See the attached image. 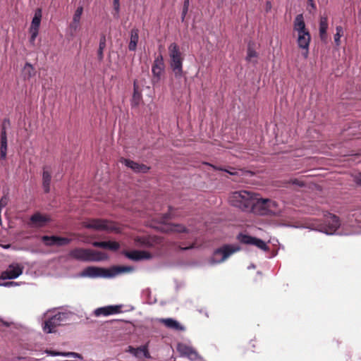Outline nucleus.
Segmentation results:
<instances>
[{"label":"nucleus","instance_id":"obj_1","mask_svg":"<svg viewBox=\"0 0 361 361\" xmlns=\"http://www.w3.org/2000/svg\"><path fill=\"white\" fill-rule=\"evenodd\" d=\"M257 195V193L250 190H237L230 194L228 202L231 205L242 212L253 213Z\"/></svg>","mask_w":361,"mask_h":361},{"label":"nucleus","instance_id":"obj_2","mask_svg":"<svg viewBox=\"0 0 361 361\" xmlns=\"http://www.w3.org/2000/svg\"><path fill=\"white\" fill-rule=\"evenodd\" d=\"M134 270L130 266H116L109 269L88 267L85 268L80 276L89 278H113L123 273L131 272Z\"/></svg>","mask_w":361,"mask_h":361},{"label":"nucleus","instance_id":"obj_3","mask_svg":"<svg viewBox=\"0 0 361 361\" xmlns=\"http://www.w3.org/2000/svg\"><path fill=\"white\" fill-rule=\"evenodd\" d=\"M44 317L47 320L42 326L43 331L46 334H51L54 331V329L58 326L66 324L68 319V314L62 312H56L55 310L51 312L48 311L44 313Z\"/></svg>","mask_w":361,"mask_h":361},{"label":"nucleus","instance_id":"obj_4","mask_svg":"<svg viewBox=\"0 0 361 361\" xmlns=\"http://www.w3.org/2000/svg\"><path fill=\"white\" fill-rule=\"evenodd\" d=\"M169 55L170 57V67L176 78H180L183 75V57L179 46L176 43H171L169 46Z\"/></svg>","mask_w":361,"mask_h":361},{"label":"nucleus","instance_id":"obj_5","mask_svg":"<svg viewBox=\"0 0 361 361\" xmlns=\"http://www.w3.org/2000/svg\"><path fill=\"white\" fill-rule=\"evenodd\" d=\"M279 212L280 209L276 201L267 198H261L258 194L253 214L260 216L276 215Z\"/></svg>","mask_w":361,"mask_h":361},{"label":"nucleus","instance_id":"obj_6","mask_svg":"<svg viewBox=\"0 0 361 361\" xmlns=\"http://www.w3.org/2000/svg\"><path fill=\"white\" fill-rule=\"evenodd\" d=\"M68 255L74 259L82 262L101 261L105 258L104 254L100 252L85 248L73 249Z\"/></svg>","mask_w":361,"mask_h":361},{"label":"nucleus","instance_id":"obj_7","mask_svg":"<svg viewBox=\"0 0 361 361\" xmlns=\"http://www.w3.org/2000/svg\"><path fill=\"white\" fill-rule=\"evenodd\" d=\"M240 250V247L236 245H224L215 250L209 262L214 265L224 262L231 255Z\"/></svg>","mask_w":361,"mask_h":361},{"label":"nucleus","instance_id":"obj_8","mask_svg":"<svg viewBox=\"0 0 361 361\" xmlns=\"http://www.w3.org/2000/svg\"><path fill=\"white\" fill-rule=\"evenodd\" d=\"M340 226L341 222L339 218L335 214L328 213L325 215L324 223L317 228H312V229L319 231L326 235H334L340 234L337 232Z\"/></svg>","mask_w":361,"mask_h":361},{"label":"nucleus","instance_id":"obj_9","mask_svg":"<svg viewBox=\"0 0 361 361\" xmlns=\"http://www.w3.org/2000/svg\"><path fill=\"white\" fill-rule=\"evenodd\" d=\"M237 239L242 244L254 245L264 251L269 250V247L267 243L262 239L256 237L240 233L238 235Z\"/></svg>","mask_w":361,"mask_h":361},{"label":"nucleus","instance_id":"obj_10","mask_svg":"<svg viewBox=\"0 0 361 361\" xmlns=\"http://www.w3.org/2000/svg\"><path fill=\"white\" fill-rule=\"evenodd\" d=\"M83 12V7L82 6H78L73 16L72 22L69 24L67 29V33L71 37H74L76 32L80 27V19Z\"/></svg>","mask_w":361,"mask_h":361},{"label":"nucleus","instance_id":"obj_11","mask_svg":"<svg viewBox=\"0 0 361 361\" xmlns=\"http://www.w3.org/2000/svg\"><path fill=\"white\" fill-rule=\"evenodd\" d=\"M23 271V267L18 263L10 264L8 268L1 272L0 279L2 280L15 279L20 276Z\"/></svg>","mask_w":361,"mask_h":361},{"label":"nucleus","instance_id":"obj_12","mask_svg":"<svg viewBox=\"0 0 361 361\" xmlns=\"http://www.w3.org/2000/svg\"><path fill=\"white\" fill-rule=\"evenodd\" d=\"M310 41L311 35L310 31L297 33V44L300 49L304 50L302 56L305 59L308 57Z\"/></svg>","mask_w":361,"mask_h":361},{"label":"nucleus","instance_id":"obj_13","mask_svg":"<svg viewBox=\"0 0 361 361\" xmlns=\"http://www.w3.org/2000/svg\"><path fill=\"white\" fill-rule=\"evenodd\" d=\"M84 226L87 228H92L99 231H113L114 226L106 220L91 219L84 223Z\"/></svg>","mask_w":361,"mask_h":361},{"label":"nucleus","instance_id":"obj_14","mask_svg":"<svg viewBox=\"0 0 361 361\" xmlns=\"http://www.w3.org/2000/svg\"><path fill=\"white\" fill-rule=\"evenodd\" d=\"M164 70V59L161 54H159L154 61L152 67V73L153 75L152 82H158L160 80L161 75Z\"/></svg>","mask_w":361,"mask_h":361},{"label":"nucleus","instance_id":"obj_15","mask_svg":"<svg viewBox=\"0 0 361 361\" xmlns=\"http://www.w3.org/2000/svg\"><path fill=\"white\" fill-rule=\"evenodd\" d=\"M6 123L9 124V120L5 118L4 120L1 130L0 133V158L1 159H5L7 154V135Z\"/></svg>","mask_w":361,"mask_h":361},{"label":"nucleus","instance_id":"obj_16","mask_svg":"<svg viewBox=\"0 0 361 361\" xmlns=\"http://www.w3.org/2000/svg\"><path fill=\"white\" fill-rule=\"evenodd\" d=\"M177 350L181 357H188L192 361L196 360L199 358V355L197 351L185 343H178L177 345Z\"/></svg>","mask_w":361,"mask_h":361},{"label":"nucleus","instance_id":"obj_17","mask_svg":"<svg viewBox=\"0 0 361 361\" xmlns=\"http://www.w3.org/2000/svg\"><path fill=\"white\" fill-rule=\"evenodd\" d=\"M42 242L48 246L51 245H58V246H62L64 245H67L71 242V240L67 238L63 237H58L55 235L52 236H48V235H44L42 238Z\"/></svg>","mask_w":361,"mask_h":361},{"label":"nucleus","instance_id":"obj_18","mask_svg":"<svg viewBox=\"0 0 361 361\" xmlns=\"http://www.w3.org/2000/svg\"><path fill=\"white\" fill-rule=\"evenodd\" d=\"M121 162L124 164L127 167L130 168L135 173H146L149 170V167L143 164H139L130 159H121Z\"/></svg>","mask_w":361,"mask_h":361},{"label":"nucleus","instance_id":"obj_19","mask_svg":"<svg viewBox=\"0 0 361 361\" xmlns=\"http://www.w3.org/2000/svg\"><path fill=\"white\" fill-rule=\"evenodd\" d=\"M126 256L133 261L149 259L152 257L149 252L141 250H133L130 252H127L126 253Z\"/></svg>","mask_w":361,"mask_h":361},{"label":"nucleus","instance_id":"obj_20","mask_svg":"<svg viewBox=\"0 0 361 361\" xmlns=\"http://www.w3.org/2000/svg\"><path fill=\"white\" fill-rule=\"evenodd\" d=\"M293 31L296 33L309 31L306 27L304 16L302 13L297 15L294 19Z\"/></svg>","mask_w":361,"mask_h":361},{"label":"nucleus","instance_id":"obj_21","mask_svg":"<svg viewBox=\"0 0 361 361\" xmlns=\"http://www.w3.org/2000/svg\"><path fill=\"white\" fill-rule=\"evenodd\" d=\"M328 18L326 16H320L319 25V37L322 41H326L327 39V30H328Z\"/></svg>","mask_w":361,"mask_h":361},{"label":"nucleus","instance_id":"obj_22","mask_svg":"<svg viewBox=\"0 0 361 361\" xmlns=\"http://www.w3.org/2000/svg\"><path fill=\"white\" fill-rule=\"evenodd\" d=\"M93 245L113 251L118 250L120 247L119 244L114 241H97L93 243Z\"/></svg>","mask_w":361,"mask_h":361},{"label":"nucleus","instance_id":"obj_23","mask_svg":"<svg viewBox=\"0 0 361 361\" xmlns=\"http://www.w3.org/2000/svg\"><path fill=\"white\" fill-rule=\"evenodd\" d=\"M166 327L177 331H184L185 328L177 320L173 318L162 319L161 320Z\"/></svg>","mask_w":361,"mask_h":361},{"label":"nucleus","instance_id":"obj_24","mask_svg":"<svg viewBox=\"0 0 361 361\" xmlns=\"http://www.w3.org/2000/svg\"><path fill=\"white\" fill-rule=\"evenodd\" d=\"M51 173L47 170V167H44L42 173V187L46 193L50 191Z\"/></svg>","mask_w":361,"mask_h":361},{"label":"nucleus","instance_id":"obj_25","mask_svg":"<svg viewBox=\"0 0 361 361\" xmlns=\"http://www.w3.org/2000/svg\"><path fill=\"white\" fill-rule=\"evenodd\" d=\"M139 39V30L137 28H133L130 30V42L128 44V49L134 51L136 49L137 44Z\"/></svg>","mask_w":361,"mask_h":361},{"label":"nucleus","instance_id":"obj_26","mask_svg":"<svg viewBox=\"0 0 361 361\" xmlns=\"http://www.w3.org/2000/svg\"><path fill=\"white\" fill-rule=\"evenodd\" d=\"M42 19V9L37 8L35 12L34 17L32 20L30 30L39 31Z\"/></svg>","mask_w":361,"mask_h":361},{"label":"nucleus","instance_id":"obj_27","mask_svg":"<svg viewBox=\"0 0 361 361\" xmlns=\"http://www.w3.org/2000/svg\"><path fill=\"white\" fill-rule=\"evenodd\" d=\"M30 221L37 226H42L48 221V219L45 216L37 212L31 216Z\"/></svg>","mask_w":361,"mask_h":361},{"label":"nucleus","instance_id":"obj_28","mask_svg":"<svg viewBox=\"0 0 361 361\" xmlns=\"http://www.w3.org/2000/svg\"><path fill=\"white\" fill-rule=\"evenodd\" d=\"M130 352L135 357H140L142 355L146 358H148L149 357V352L145 347H140L137 348H133L132 347H130Z\"/></svg>","mask_w":361,"mask_h":361},{"label":"nucleus","instance_id":"obj_29","mask_svg":"<svg viewBox=\"0 0 361 361\" xmlns=\"http://www.w3.org/2000/svg\"><path fill=\"white\" fill-rule=\"evenodd\" d=\"M24 77L26 79H30L35 75V70L33 66L27 62L23 68Z\"/></svg>","mask_w":361,"mask_h":361},{"label":"nucleus","instance_id":"obj_30","mask_svg":"<svg viewBox=\"0 0 361 361\" xmlns=\"http://www.w3.org/2000/svg\"><path fill=\"white\" fill-rule=\"evenodd\" d=\"M166 231L177 233H188V230L180 224H169L166 226Z\"/></svg>","mask_w":361,"mask_h":361},{"label":"nucleus","instance_id":"obj_31","mask_svg":"<svg viewBox=\"0 0 361 361\" xmlns=\"http://www.w3.org/2000/svg\"><path fill=\"white\" fill-rule=\"evenodd\" d=\"M141 99H142L141 93H140L137 90V89L135 87V83H134V92H133V98H132V101H131L132 106H137L140 104Z\"/></svg>","mask_w":361,"mask_h":361},{"label":"nucleus","instance_id":"obj_32","mask_svg":"<svg viewBox=\"0 0 361 361\" xmlns=\"http://www.w3.org/2000/svg\"><path fill=\"white\" fill-rule=\"evenodd\" d=\"M336 34L334 35V42L337 47L341 44V37L343 35V29L341 26L338 25L336 27Z\"/></svg>","mask_w":361,"mask_h":361},{"label":"nucleus","instance_id":"obj_33","mask_svg":"<svg viewBox=\"0 0 361 361\" xmlns=\"http://www.w3.org/2000/svg\"><path fill=\"white\" fill-rule=\"evenodd\" d=\"M109 312H109L108 306L97 308L94 311V314L97 317L109 316L110 315Z\"/></svg>","mask_w":361,"mask_h":361},{"label":"nucleus","instance_id":"obj_34","mask_svg":"<svg viewBox=\"0 0 361 361\" xmlns=\"http://www.w3.org/2000/svg\"><path fill=\"white\" fill-rule=\"evenodd\" d=\"M256 57H257V53L252 47L251 44H249L248 47H247V50L246 60L247 61H251L252 58H256Z\"/></svg>","mask_w":361,"mask_h":361},{"label":"nucleus","instance_id":"obj_35","mask_svg":"<svg viewBox=\"0 0 361 361\" xmlns=\"http://www.w3.org/2000/svg\"><path fill=\"white\" fill-rule=\"evenodd\" d=\"M113 6H114V17L116 19L119 18V12H120V0H113Z\"/></svg>","mask_w":361,"mask_h":361},{"label":"nucleus","instance_id":"obj_36","mask_svg":"<svg viewBox=\"0 0 361 361\" xmlns=\"http://www.w3.org/2000/svg\"><path fill=\"white\" fill-rule=\"evenodd\" d=\"M189 4H190L189 0H184L183 11H182V13H181V20L182 21H184L185 18L188 13V8H189Z\"/></svg>","mask_w":361,"mask_h":361},{"label":"nucleus","instance_id":"obj_37","mask_svg":"<svg viewBox=\"0 0 361 361\" xmlns=\"http://www.w3.org/2000/svg\"><path fill=\"white\" fill-rule=\"evenodd\" d=\"M121 305H109L108 309L110 315L115 314L121 312Z\"/></svg>","mask_w":361,"mask_h":361},{"label":"nucleus","instance_id":"obj_38","mask_svg":"<svg viewBox=\"0 0 361 361\" xmlns=\"http://www.w3.org/2000/svg\"><path fill=\"white\" fill-rule=\"evenodd\" d=\"M137 243L145 247H149L151 245L149 240L146 238H139L137 240Z\"/></svg>","mask_w":361,"mask_h":361},{"label":"nucleus","instance_id":"obj_39","mask_svg":"<svg viewBox=\"0 0 361 361\" xmlns=\"http://www.w3.org/2000/svg\"><path fill=\"white\" fill-rule=\"evenodd\" d=\"M30 43L32 45H34L35 39L38 35L39 31L30 30Z\"/></svg>","mask_w":361,"mask_h":361},{"label":"nucleus","instance_id":"obj_40","mask_svg":"<svg viewBox=\"0 0 361 361\" xmlns=\"http://www.w3.org/2000/svg\"><path fill=\"white\" fill-rule=\"evenodd\" d=\"M45 353L50 356H63L64 355V353L63 352H59L51 350H45Z\"/></svg>","mask_w":361,"mask_h":361},{"label":"nucleus","instance_id":"obj_41","mask_svg":"<svg viewBox=\"0 0 361 361\" xmlns=\"http://www.w3.org/2000/svg\"><path fill=\"white\" fill-rule=\"evenodd\" d=\"M106 36L104 35H102L100 37L99 43V49H104L106 47Z\"/></svg>","mask_w":361,"mask_h":361},{"label":"nucleus","instance_id":"obj_42","mask_svg":"<svg viewBox=\"0 0 361 361\" xmlns=\"http://www.w3.org/2000/svg\"><path fill=\"white\" fill-rule=\"evenodd\" d=\"M19 283L14 281H8L0 283V286H4V287H11V286H18Z\"/></svg>","mask_w":361,"mask_h":361},{"label":"nucleus","instance_id":"obj_43","mask_svg":"<svg viewBox=\"0 0 361 361\" xmlns=\"http://www.w3.org/2000/svg\"><path fill=\"white\" fill-rule=\"evenodd\" d=\"M7 203L8 197L6 196H3L0 200V209L1 210L4 207H5Z\"/></svg>","mask_w":361,"mask_h":361},{"label":"nucleus","instance_id":"obj_44","mask_svg":"<svg viewBox=\"0 0 361 361\" xmlns=\"http://www.w3.org/2000/svg\"><path fill=\"white\" fill-rule=\"evenodd\" d=\"M63 357H80V358L81 357L80 354H78L77 353H72V352L64 353Z\"/></svg>","mask_w":361,"mask_h":361},{"label":"nucleus","instance_id":"obj_45","mask_svg":"<svg viewBox=\"0 0 361 361\" xmlns=\"http://www.w3.org/2000/svg\"><path fill=\"white\" fill-rule=\"evenodd\" d=\"M104 49H100L98 48V50H97V59L99 60V61L102 62L104 59Z\"/></svg>","mask_w":361,"mask_h":361},{"label":"nucleus","instance_id":"obj_46","mask_svg":"<svg viewBox=\"0 0 361 361\" xmlns=\"http://www.w3.org/2000/svg\"><path fill=\"white\" fill-rule=\"evenodd\" d=\"M353 180L359 185H361V173L357 174L354 176Z\"/></svg>","mask_w":361,"mask_h":361},{"label":"nucleus","instance_id":"obj_47","mask_svg":"<svg viewBox=\"0 0 361 361\" xmlns=\"http://www.w3.org/2000/svg\"><path fill=\"white\" fill-rule=\"evenodd\" d=\"M214 168L216 169V170H219V171H226L228 173L231 174V175H235L237 174L236 172H234V171H228V170H226V169H224L222 168H220V167H215L214 166Z\"/></svg>","mask_w":361,"mask_h":361},{"label":"nucleus","instance_id":"obj_48","mask_svg":"<svg viewBox=\"0 0 361 361\" xmlns=\"http://www.w3.org/2000/svg\"><path fill=\"white\" fill-rule=\"evenodd\" d=\"M307 3H308L309 6H310L313 11H316L317 6H316V4H315L314 0H307Z\"/></svg>","mask_w":361,"mask_h":361},{"label":"nucleus","instance_id":"obj_49","mask_svg":"<svg viewBox=\"0 0 361 361\" xmlns=\"http://www.w3.org/2000/svg\"><path fill=\"white\" fill-rule=\"evenodd\" d=\"M271 8V3L268 1L266 2V10L267 11H269Z\"/></svg>","mask_w":361,"mask_h":361},{"label":"nucleus","instance_id":"obj_50","mask_svg":"<svg viewBox=\"0 0 361 361\" xmlns=\"http://www.w3.org/2000/svg\"><path fill=\"white\" fill-rule=\"evenodd\" d=\"M194 247V245H191L188 247H181L180 249L183 250H189V249H191V248H193Z\"/></svg>","mask_w":361,"mask_h":361},{"label":"nucleus","instance_id":"obj_51","mask_svg":"<svg viewBox=\"0 0 361 361\" xmlns=\"http://www.w3.org/2000/svg\"><path fill=\"white\" fill-rule=\"evenodd\" d=\"M293 183L295 184V185H302V184L300 183V181H299L298 180H294L293 181Z\"/></svg>","mask_w":361,"mask_h":361},{"label":"nucleus","instance_id":"obj_52","mask_svg":"<svg viewBox=\"0 0 361 361\" xmlns=\"http://www.w3.org/2000/svg\"><path fill=\"white\" fill-rule=\"evenodd\" d=\"M255 265L254 264H251L248 267L247 269H255Z\"/></svg>","mask_w":361,"mask_h":361},{"label":"nucleus","instance_id":"obj_53","mask_svg":"<svg viewBox=\"0 0 361 361\" xmlns=\"http://www.w3.org/2000/svg\"><path fill=\"white\" fill-rule=\"evenodd\" d=\"M2 323H3V324H4V326H8L9 325V324H8V323H7V322H2Z\"/></svg>","mask_w":361,"mask_h":361},{"label":"nucleus","instance_id":"obj_54","mask_svg":"<svg viewBox=\"0 0 361 361\" xmlns=\"http://www.w3.org/2000/svg\"><path fill=\"white\" fill-rule=\"evenodd\" d=\"M221 2H224L225 0H220Z\"/></svg>","mask_w":361,"mask_h":361}]
</instances>
